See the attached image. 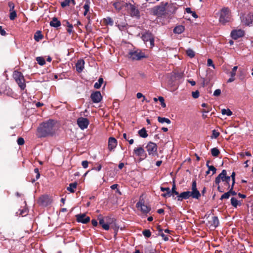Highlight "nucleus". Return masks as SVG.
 Returning a JSON list of instances; mask_svg holds the SVG:
<instances>
[{
  "mask_svg": "<svg viewBox=\"0 0 253 253\" xmlns=\"http://www.w3.org/2000/svg\"><path fill=\"white\" fill-rule=\"evenodd\" d=\"M55 131V122L51 119L42 123L37 129L38 135L40 138L52 136Z\"/></svg>",
  "mask_w": 253,
  "mask_h": 253,
  "instance_id": "1",
  "label": "nucleus"
},
{
  "mask_svg": "<svg viewBox=\"0 0 253 253\" xmlns=\"http://www.w3.org/2000/svg\"><path fill=\"white\" fill-rule=\"evenodd\" d=\"M230 180V177L227 176V171L225 169H223L221 172L215 178V183L217 185V190L220 193H223L225 191V188L219 186V183L221 181L225 182Z\"/></svg>",
  "mask_w": 253,
  "mask_h": 253,
  "instance_id": "2",
  "label": "nucleus"
},
{
  "mask_svg": "<svg viewBox=\"0 0 253 253\" xmlns=\"http://www.w3.org/2000/svg\"><path fill=\"white\" fill-rule=\"evenodd\" d=\"M231 18V14L230 9L228 7H224L221 9L220 13L219 21L220 23L225 25L229 22Z\"/></svg>",
  "mask_w": 253,
  "mask_h": 253,
  "instance_id": "3",
  "label": "nucleus"
},
{
  "mask_svg": "<svg viewBox=\"0 0 253 253\" xmlns=\"http://www.w3.org/2000/svg\"><path fill=\"white\" fill-rule=\"evenodd\" d=\"M13 78L21 90L26 87L25 80L22 73L18 71H15L13 75Z\"/></svg>",
  "mask_w": 253,
  "mask_h": 253,
  "instance_id": "4",
  "label": "nucleus"
},
{
  "mask_svg": "<svg viewBox=\"0 0 253 253\" xmlns=\"http://www.w3.org/2000/svg\"><path fill=\"white\" fill-rule=\"evenodd\" d=\"M129 57L132 60H140L143 58L147 57L145 53L140 49H137L130 51L128 54Z\"/></svg>",
  "mask_w": 253,
  "mask_h": 253,
  "instance_id": "5",
  "label": "nucleus"
},
{
  "mask_svg": "<svg viewBox=\"0 0 253 253\" xmlns=\"http://www.w3.org/2000/svg\"><path fill=\"white\" fill-rule=\"evenodd\" d=\"M168 2H162L160 5L155 6L153 8V13L155 15H163L167 11V5Z\"/></svg>",
  "mask_w": 253,
  "mask_h": 253,
  "instance_id": "6",
  "label": "nucleus"
},
{
  "mask_svg": "<svg viewBox=\"0 0 253 253\" xmlns=\"http://www.w3.org/2000/svg\"><path fill=\"white\" fill-rule=\"evenodd\" d=\"M145 148L149 155L153 156L158 155L157 145L156 143L150 141L147 143Z\"/></svg>",
  "mask_w": 253,
  "mask_h": 253,
  "instance_id": "7",
  "label": "nucleus"
},
{
  "mask_svg": "<svg viewBox=\"0 0 253 253\" xmlns=\"http://www.w3.org/2000/svg\"><path fill=\"white\" fill-rule=\"evenodd\" d=\"M191 191H190L192 197L194 199H199L201 194L200 193L197 188V182L196 180H193L192 183Z\"/></svg>",
  "mask_w": 253,
  "mask_h": 253,
  "instance_id": "8",
  "label": "nucleus"
},
{
  "mask_svg": "<svg viewBox=\"0 0 253 253\" xmlns=\"http://www.w3.org/2000/svg\"><path fill=\"white\" fill-rule=\"evenodd\" d=\"M242 22L246 26H253V13L250 12L243 17Z\"/></svg>",
  "mask_w": 253,
  "mask_h": 253,
  "instance_id": "9",
  "label": "nucleus"
},
{
  "mask_svg": "<svg viewBox=\"0 0 253 253\" xmlns=\"http://www.w3.org/2000/svg\"><path fill=\"white\" fill-rule=\"evenodd\" d=\"M77 122L79 127L82 130L86 128L89 124L88 119L84 117L79 118Z\"/></svg>",
  "mask_w": 253,
  "mask_h": 253,
  "instance_id": "10",
  "label": "nucleus"
},
{
  "mask_svg": "<svg viewBox=\"0 0 253 253\" xmlns=\"http://www.w3.org/2000/svg\"><path fill=\"white\" fill-rule=\"evenodd\" d=\"M38 202L41 206L46 207L50 204L51 201L47 195H42L39 198Z\"/></svg>",
  "mask_w": 253,
  "mask_h": 253,
  "instance_id": "11",
  "label": "nucleus"
},
{
  "mask_svg": "<svg viewBox=\"0 0 253 253\" xmlns=\"http://www.w3.org/2000/svg\"><path fill=\"white\" fill-rule=\"evenodd\" d=\"M76 220L78 222L86 224L90 221V217L86 215L85 213L78 214L76 215Z\"/></svg>",
  "mask_w": 253,
  "mask_h": 253,
  "instance_id": "12",
  "label": "nucleus"
},
{
  "mask_svg": "<svg viewBox=\"0 0 253 253\" xmlns=\"http://www.w3.org/2000/svg\"><path fill=\"white\" fill-rule=\"evenodd\" d=\"M90 98L93 103H97L101 101L102 96L100 91H95L91 94Z\"/></svg>",
  "mask_w": 253,
  "mask_h": 253,
  "instance_id": "13",
  "label": "nucleus"
},
{
  "mask_svg": "<svg viewBox=\"0 0 253 253\" xmlns=\"http://www.w3.org/2000/svg\"><path fill=\"white\" fill-rule=\"evenodd\" d=\"M245 35V31L241 29L234 30L231 33V37L234 40L244 37Z\"/></svg>",
  "mask_w": 253,
  "mask_h": 253,
  "instance_id": "14",
  "label": "nucleus"
},
{
  "mask_svg": "<svg viewBox=\"0 0 253 253\" xmlns=\"http://www.w3.org/2000/svg\"><path fill=\"white\" fill-rule=\"evenodd\" d=\"M130 10V13L131 16H139V11L135 5L130 3H125V7H128Z\"/></svg>",
  "mask_w": 253,
  "mask_h": 253,
  "instance_id": "15",
  "label": "nucleus"
},
{
  "mask_svg": "<svg viewBox=\"0 0 253 253\" xmlns=\"http://www.w3.org/2000/svg\"><path fill=\"white\" fill-rule=\"evenodd\" d=\"M136 206L138 209L140 208L141 211L144 213H147L151 210L150 207L145 205L144 202L142 203L140 201L137 203Z\"/></svg>",
  "mask_w": 253,
  "mask_h": 253,
  "instance_id": "16",
  "label": "nucleus"
},
{
  "mask_svg": "<svg viewBox=\"0 0 253 253\" xmlns=\"http://www.w3.org/2000/svg\"><path fill=\"white\" fill-rule=\"evenodd\" d=\"M133 152L136 155L142 157L143 159L145 158L147 156L144 149L142 147L135 148L133 150Z\"/></svg>",
  "mask_w": 253,
  "mask_h": 253,
  "instance_id": "17",
  "label": "nucleus"
},
{
  "mask_svg": "<svg viewBox=\"0 0 253 253\" xmlns=\"http://www.w3.org/2000/svg\"><path fill=\"white\" fill-rule=\"evenodd\" d=\"M117 145V140L113 137H110L108 139V149L110 151L114 150Z\"/></svg>",
  "mask_w": 253,
  "mask_h": 253,
  "instance_id": "18",
  "label": "nucleus"
},
{
  "mask_svg": "<svg viewBox=\"0 0 253 253\" xmlns=\"http://www.w3.org/2000/svg\"><path fill=\"white\" fill-rule=\"evenodd\" d=\"M190 197H192V195L190 194V191H185L181 193L177 197V200L178 201H182L183 200H186L189 199Z\"/></svg>",
  "mask_w": 253,
  "mask_h": 253,
  "instance_id": "19",
  "label": "nucleus"
},
{
  "mask_svg": "<svg viewBox=\"0 0 253 253\" xmlns=\"http://www.w3.org/2000/svg\"><path fill=\"white\" fill-rule=\"evenodd\" d=\"M98 220L99 221V225L102 226L103 229L105 230H108L109 229V226L108 224H106L105 223V217H103L101 215H99L98 217Z\"/></svg>",
  "mask_w": 253,
  "mask_h": 253,
  "instance_id": "20",
  "label": "nucleus"
},
{
  "mask_svg": "<svg viewBox=\"0 0 253 253\" xmlns=\"http://www.w3.org/2000/svg\"><path fill=\"white\" fill-rule=\"evenodd\" d=\"M154 36L151 32L149 31H147L142 34L141 39L144 41V42L146 43V42L149 41V40H151V39Z\"/></svg>",
  "mask_w": 253,
  "mask_h": 253,
  "instance_id": "21",
  "label": "nucleus"
},
{
  "mask_svg": "<svg viewBox=\"0 0 253 253\" xmlns=\"http://www.w3.org/2000/svg\"><path fill=\"white\" fill-rule=\"evenodd\" d=\"M177 7L173 3H169L167 5V11L169 13H174L177 10Z\"/></svg>",
  "mask_w": 253,
  "mask_h": 253,
  "instance_id": "22",
  "label": "nucleus"
},
{
  "mask_svg": "<svg viewBox=\"0 0 253 253\" xmlns=\"http://www.w3.org/2000/svg\"><path fill=\"white\" fill-rule=\"evenodd\" d=\"M84 61L83 59H80L78 61L76 64V70L79 73L83 71L84 68Z\"/></svg>",
  "mask_w": 253,
  "mask_h": 253,
  "instance_id": "23",
  "label": "nucleus"
},
{
  "mask_svg": "<svg viewBox=\"0 0 253 253\" xmlns=\"http://www.w3.org/2000/svg\"><path fill=\"white\" fill-rule=\"evenodd\" d=\"M212 79V75L209 73H207L205 78H203L202 86L203 87L208 85Z\"/></svg>",
  "mask_w": 253,
  "mask_h": 253,
  "instance_id": "24",
  "label": "nucleus"
},
{
  "mask_svg": "<svg viewBox=\"0 0 253 253\" xmlns=\"http://www.w3.org/2000/svg\"><path fill=\"white\" fill-rule=\"evenodd\" d=\"M49 25L51 27L57 28L61 26V22L58 20L57 17H54L50 22Z\"/></svg>",
  "mask_w": 253,
  "mask_h": 253,
  "instance_id": "25",
  "label": "nucleus"
},
{
  "mask_svg": "<svg viewBox=\"0 0 253 253\" xmlns=\"http://www.w3.org/2000/svg\"><path fill=\"white\" fill-rule=\"evenodd\" d=\"M114 8L118 11H120L123 7H125V3L123 1H116L113 4Z\"/></svg>",
  "mask_w": 253,
  "mask_h": 253,
  "instance_id": "26",
  "label": "nucleus"
},
{
  "mask_svg": "<svg viewBox=\"0 0 253 253\" xmlns=\"http://www.w3.org/2000/svg\"><path fill=\"white\" fill-rule=\"evenodd\" d=\"M210 223V226L213 227L214 228H216L219 224V220L217 216H212L211 218V220L209 221Z\"/></svg>",
  "mask_w": 253,
  "mask_h": 253,
  "instance_id": "27",
  "label": "nucleus"
},
{
  "mask_svg": "<svg viewBox=\"0 0 253 253\" xmlns=\"http://www.w3.org/2000/svg\"><path fill=\"white\" fill-rule=\"evenodd\" d=\"M185 30L184 26L182 25H178L176 26L173 29V32L175 34H180L182 33Z\"/></svg>",
  "mask_w": 253,
  "mask_h": 253,
  "instance_id": "28",
  "label": "nucleus"
},
{
  "mask_svg": "<svg viewBox=\"0 0 253 253\" xmlns=\"http://www.w3.org/2000/svg\"><path fill=\"white\" fill-rule=\"evenodd\" d=\"M34 38L36 42H39L43 38V36L42 34L41 31H37L34 35Z\"/></svg>",
  "mask_w": 253,
  "mask_h": 253,
  "instance_id": "29",
  "label": "nucleus"
},
{
  "mask_svg": "<svg viewBox=\"0 0 253 253\" xmlns=\"http://www.w3.org/2000/svg\"><path fill=\"white\" fill-rule=\"evenodd\" d=\"M77 186V182H75L73 183H71L69 184V186L67 188V189L68 191H70L71 193L75 192V190L76 189Z\"/></svg>",
  "mask_w": 253,
  "mask_h": 253,
  "instance_id": "30",
  "label": "nucleus"
},
{
  "mask_svg": "<svg viewBox=\"0 0 253 253\" xmlns=\"http://www.w3.org/2000/svg\"><path fill=\"white\" fill-rule=\"evenodd\" d=\"M139 135L143 138H146L148 136V134L145 128L143 127L138 131Z\"/></svg>",
  "mask_w": 253,
  "mask_h": 253,
  "instance_id": "31",
  "label": "nucleus"
},
{
  "mask_svg": "<svg viewBox=\"0 0 253 253\" xmlns=\"http://www.w3.org/2000/svg\"><path fill=\"white\" fill-rule=\"evenodd\" d=\"M28 210L26 208L22 210H19L18 211L16 212L17 215H21L22 216H25L28 214Z\"/></svg>",
  "mask_w": 253,
  "mask_h": 253,
  "instance_id": "32",
  "label": "nucleus"
},
{
  "mask_svg": "<svg viewBox=\"0 0 253 253\" xmlns=\"http://www.w3.org/2000/svg\"><path fill=\"white\" fill-rule=\"evenodd\" d=\"M158 121L159 123H162V124L166 123L168 124H169L171 123V121L169 119L164 118V117H158Z\"/></svg>",
  "mask_w": 253,
  "mask_h": 253,
  "instance_id": "33",
  "label": "nucleus"
},
{
  "mask_svg": "<svg viewBox=\"0 0 253 253\" xmlns=\"http://www.w3.org/2000/svg\"><path fill=\"white\" fill-rule=\"evenodd\" d=\"M103 83V79L102 78H99L98 80V82L94 84V87L96 89L100 88Z\"/></svg>",
  "mask_w": 253,
  "mask_h": 253,
  "instance_id": "34",
  "label": "nucleus"
},
{
  "mask_svg": "<svg viewBox=\"0 0 253 253\" xmlns=\"http://www.w3.org/2000/svg\"><path fill=\"white\" fill-rule=\"evenodd\" d=\"M231 204L234 208H237L238 205H241V203L234 197H232L231 199Z\"/></svg>",
  "mask_w": 253,
  "mask_h": 253,
  "instance_id": "35",
  "label": "nucleus"
},
{
  "mask_svg": "<svg viewBox=\"0 0 253 253\" xmlns=\"http://www.w3.org/2000/svg\"><path fill=\"white\" fill-rule=\"evenodd\" d=\"M211 154L213 157H218L220 154V151L217 148H213L211 149Z\"/></svg>",
  "mask_w": 253,
  "mask_h": 253,
  "instance_id": "36",
  "label": "nucleus"
},
{
  "mask_svg": "<svg viewBox=\"0 0 253 253\" xmlns=\"http://www.w3.org/2000/svg\"><path fill=\"white\" fill-rule=\"evenodd\" d=\"M36 61H37L38 63L40 65H43L45 64V61L43 57H37L36 58Z\"/></svg>",
  "mask_w": 253,
  "mask_h": 253,
  "instance_id": "37",
  "label": "nucleus"
},
{
  "mask_svg": "<svg viewBox=\"0 0 253 253\" xmlns=\"http://www.w3.org/2000/svg\"><path fill=\"white\" fill-rule=\"evenodd\" d=\"M221 113L222 115H226L228 116H230L232 115V112L229 109H222Z\"/></svg>",
  "mask_w": 253,
  "mask_h": 253,
  "instance_id": "38",
  "label": "nucleus"
},
{
  "mask_svg": "<svg viewBox=\"0 0 253 253\" xmlns=\"http://www.w3.org/2000/svg\"><path fill=\"white\" fill-rule=\"evenodd\" d=\"M105 222L106 224H108L109 226H110L114 222L115 220L114 218H111V217L109 216H106L105 217Z\"/></svg>",
  "mask_w": 253,
  "mask_h": 253,
  "instance_id": "39",
  "label": "nucleus"
},
{
  "mask_svg": "<svg viewBox=\"0 0 253 253\" xmlns=\"http://www.w3.org/2000/svg\"><path fill=\"white\" fill-rule=\"evenodd\" d=\"M143 235L146 238H149L151 236V232L149 229H145L142 231Z\"/></svg>",
  "mask_w": 253,
  "mask_h": 253,
  "instance_id": "40",
  "label": "nucleus"
},
{
  "mask_svg": "<svg viewBox=\"0 0 253 253\" xmlns=\"http://www.w3.org/2000/svg\"><path fill=\"white\" fill-rule=\"evenodd\" d=\"M9 18L11 20H13L17 17V14L15 10L10 11Z\"/></svg>",
  "mask_w": 253,
  "mask_h": 253,
  "instance_id": "41",
  "label": "nucleus"
},
{
  "mask_svg": "<svg viewBox=\"0 0 253 253\" xmlns=\"http://www.w3.org/2000/svg\"><path fill=\"white\" fill-rule=\"evenodd\" d=\"M34 172L36 173V179H32V183H34L36 180H38L40 177V173L38 168H36L34 169Z\"/></svg>",
  "mask_w": 253,
  "mask_h": 253,
  "instance_id": "42",
  "label": "nucleus"
},
{
  "mask_svg": "<svg viewBox=\"0 0 253 253\" xmlns=\"http://www.w3.org/2000/svg\"><path fill=\"white\" fill-rule=\"evenodd\" d=\"M90 0H85V4L84 6V8L85 10H89V7H90Z\"/></svg>",
  "mask_w": 253,
  "mask_h": 253,
  "instance_id": "43",
  "label": "nucleus"
},
{
  "mask_svg": "<svg viewBox=\"0 0 253 253\" xmlns=\"http://www.w3.org/2000/svg\"><path fill=\"white\" fill-rule=\"evenodd\" d=\"M187 55L191 58L195 56V53L193 50L188 49L186 50Z\"/></svg>",
  "mask_w": 253,
  "mask_h": 253,
  "instance_id": "44",
  "label": "nucleus"
},
{
  "mask_svg": "<svg viewBox=\"0 0 253 253\" xmlns=\"http://www.w3.org/2000/svg\"><path fill=\"white\" fill-rule=\"evenodd\" d=\"M70 1L69 0H64L61 3V6L62 8H64L66 6H69Z\"/></svg>",
  "mask_w": 253,
  "mask_h": 253,
  "instance_id": "45",
  "label": "nucleus"
},
{
  "mask_svg": "<svg viewBox=\"0 0 253 253\" xmlns=\"http://www.w3.org/2000/svg\"><path fill=\"white\" fill-rule=\"evenodd\" d=\"M158 99L160 101V102H161V106L163 108L166 107V103L165 102V99H164V97H162V96H159V98H158Z\"/></svg>",
  "mask_w": 253,
  "mask_h": 253,
  "instance_id": "46",
  "label": "nucleus"
},
{
  "mask_svg": "<svg viewBox=\"0 0 253 253\" xmlns=\"http://www.w3.org/2000/svg\"><path fill=\"white\" fill-rule=\"evenodd\" d=\"M230 196L229 192H227L225 193H224L220 197V200H222L224 199H228L229 197Z\"/></svg>",
  "mask_w": 253,
  "mask_h": 253,
  "instance_id": "47",
  "label": "nucleus"
},
{
  "mask_svg": "<svg viewBox=\"0 0 253 253\" xmlns=\"http://www.w3.org/2000/svg\"><path fill=\"white\" fill-rule=\"evenodd\" d=\"M17 142L19 145H23L25 143V141L22 137H20L18 138Z\"/></svg>",
  "mask_w": 253,
  "mask_h": 253,
  "instance_id": "48",
  "label": "nucleus"
},
{
  "mask_svg": "<svg viewBox=\"0 0 253 253\" xmlns=\"http://www.w3.org/2000/svg\"><path fill=\"white\" fill-rule=\"evenodd\" d=\"M238 69V66H234L230 72V76L235 77L236 74V71Z\"/></svg>",
  "mask_w": 253,
  "mask_h": 253,
  "instance_id": "49",
  "label": "nucleus"
},
{
  "mask_svg": "<svg viewBox=\"0 0 253 253\" xmlns=\"http://www.w3.org/2000/svg\"><path fill=\"white\" fill-rule=\"evenodd\" d=\"M106 22L107 24L112 26L113 25V20L110 17H107L105 19Z\"/></svg>",
  "mask_w": 253,
  "mask_h": 253,
  "instance_id": "50",
  "label": "nucleus"
},
{
  "mask_svg": "<svg viewBox=\"0 0 253 253\" xmlns=\"http://www.w3.org/2000/svg\"><path fill=\"white\" fill-rule=\"evenodd\" d=\"M219 132L215 129L213 130L212 131V137H214L215 138H217L219 136Z\"/></svg>",
  "mask_w": 253,
  "mask_h": 253,
  "instance_id": "51",
  "label": "nucleus"
},
{
  "mask_svg": "<svg viewBox=\"0 0 253 253\" xmlns=\"http://www.w3.org/2000/svg\"><path fill=\"white\" fill-rule=\"evenodd\" d=\"M192 97L194 98H197L199 97V92L198 90H196L195 91H193L192 92Z\"/></svg>",
  "mask_w": 253,
  "mask_h": 253,
  "instance_id": "52",
  "label": "nucleus"
},
{
  "mask_svg": "<svg viewBox=\"0 0 253 253\" xmlns=\"http://www.w3.org/2000/svg\"><path fill=\"white\" fill-rule=\"evenodd\" d=\"M118 187V184H113L111 186L110 188L112 189V190H115L116 189H117V192H118V193H119L120 194H121V192L120 191V190L117 188Z\"/></svg>",
  "mask_w": 253,
  "mask_h": 253,
  "instance_id": "53",
  "label": "nucleus"
},
{
  "mask_svg": "<svg viewBox=\"0 0 253 253\" xmlns=\"http://www.w3.org/2000/svg\"><path fill=\"white\" fill-rule=\"evenodd\" d=\"M208 169L212 172V175L215 173L216 171V169L213 166H210V167H209Z\"/></svg>",
  "mask_w": 253,
  "mask_h": 253,
  "instance_id": "54",
  "label": "nucleus"
},
{
  "mask_svg": "<svg viewBox=\"0 0 253 253\" xmlns=\"http://www.w3.org/2000/svg\"><path fill=\"white\" fill-rule=\"evenodd\" d=\"M161 196L164 198L170 197L171 196L170 191L166 192V193L162 194Z\"/></svg>",
  "mask_w": 253,
  "mask_h": 253,
  "instance_id": "55",
  "label": "nucleus"
},
{
  "mask_svg": "<svg viewBox=\"0 0 253 253\" xmlns=\"http://www.w3.org/2000/svg\"><path fill=\"white\" fill-rule=\"evenodd\" d=\"M207 65L209 66H211L213 68H215L214 65L213 63V61L211 59H208L207 61Z\"/></svg>",
  "mask_w": 253,
  "mask_h": 253,
  "instance_id": "56",
  "label": "nucleus"
},
{
  "mask_svg": "<svg viewBox=\"0 0 253 253\" xmlns=\"http://www.w3.org/2000/svg\"><path fill=\"white\" fill-rule=\"evenodd\" d=\"M8 6L10 8L9 11L14 10V9L15 5H14V4L12 2H8Z\"/></svg>",
  "mask_w": 253,
  "mask_h": 253,
  "instance_id": "57",
  "label": "nucleus"
},
{
  "mask_svg": "<svg viewBox=\"0 0 253 253\" xmlns=\"http://www.w3.org/2000/svg\"><path fill=\"white\" fill-rule=\"evenodd\" d=\"M221 94V90L220 89H216L213 92V95L218 96Z\"/></svg>",
  "mask_w": 253,
  "mask_h": 253,
  "instance_id": "58",
  "label": "nucleus"
},
{
  "mask_svg": "<svg viewBox=\"0 0 253 253\" xmlns=\"http://www.w3.org/2000/svg\"><path fill=\"white\" fill-rule=\"evenodd\" d=\"M82 165L83 167L86 169L88 167V162L87 161H84L82 162Z\"/></svg>",
  "mask_w": 253,
  "mask_h": 253,
  "instance_id": "59",
  "label": "nucleus"
},
{
  "mask_svg": "<svg viewBox=\"0 0 253 253\" xmlns=\"http://www.w3.org/2000/svg\"><path fill=\"white\" fill-rule=\"evenodd\" d=\"M154 37H153L151 39V40H149L150 44V48H152L154 46Z\"/></svg>",
  "mask_w": 253,
  "mask_h": 253,
  "instance_id": "60",
  "label": "nucleus"
},
{
  "mask_svg": "<svg viewBox=\"0 0 253 253\" xmlns=\"http://www.w3.org/2000/svg\"><path fill=\"white\" fill-rule=\"evenodd\" d=\"M63 22L65 23V24H64L65 26H66L68 28H73L72 24H70L68 21L64 20Z\"/></svg>",
  "mask_w": 253,
  "mask_h": 253,
  "instance_id": "61",
  "label": "nucleus"
},
{
  "mask_svg": "<svg viewBox=\"0 0 253 253\" xmlns=\"http://www.w3.org/2000/svg\"><path fill=\"white\" fill-rule=\"evenodd\" d=\"M160 235L163 237V239L165 241H167L169 240V237L165 235V234L163 233V232L160 233Z\"/></svg>",
  "mask_w": 253,
  "mask_h": 253,
  "instance_id": "62",
  "label": "nucleus"
},
{
  "mask_svg": "<svg viewBox=\"0 0 253 253\" xmlns=\"http://www.w3.org/2000/svg\"><path fill=\"white\" fill-rule=\"evenodd\" d=\"M0 34L2 36H5L6 33L4 29H2V27L0 26Z\"/></svg>",
  "mask_w": 253,
  "mask_h": 253,
  "instance_id": "63",
  "label": "nucleus"
},
{
  "mask_svg": "<svg viewBox=\"0 0 253 253\" xmlns=\"http://www.w3.org/2000/svg\"><path fill=\"white\" fill-rule=\"evenodd\" d=\"M229 189V190L228 191V192L229 193L230 195H232L234 196V195H237V193L235 191L233 190V189L230 188Z\"/></svg>",
  "mask_w": 253,
  "mask_h": 253,
  "instance_id": "64",
  "label": "nucleus"
}]
</instances>
